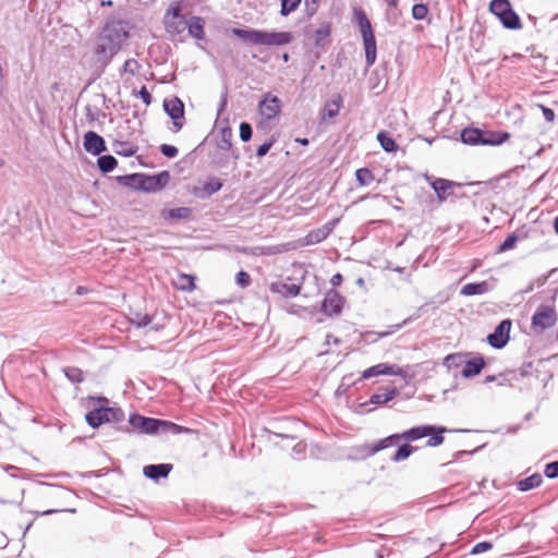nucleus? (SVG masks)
Listing matches in <instances>:
<instances>
[{
	"instance_id": "1",
	"label": "nucleus",
	"mask_w": 558,
	"mask_h": 558,
	"mask_svg": "<svg viewBox=\"0 0 558 558\" xmlns=\"http://www.w3.org/2000/svg\"><path fill=\"white\" fill-rule=\"evenodd\" d=\"M132 24L116 14L107 16L94 46L95 64L101 72L110 64L113 57L122 49L130 37Z\"/></svg>"
},
{
	"instance_id": "2",
	"label": "nucleus",
	"mask_w": 558,
	"mask_h": 558,
	"mask_svg": "<svg viewBox=\"0 0 558 558\" xmlns=\"http://www.w3.org/2000/svg\"><path fill=\"white\" fill-rule=\"evenodd\" d=\"M85 421L93 429L111 424L116 432L131 434L130 427L124 423L125 413L118 405H96L85 414Z\"/></svg>"
},
{
	"instance_id": "3",
	"label": "nucleus",
	"mask_w": 558,
	"mask_h": 558,
	"mask_svg": "<svg viewBox=\"0 0 558 558\" xmlns=\"http://www.w3.org/2000/svg\"><path fill=\"white\" fill-rule=\"evenodd\" d=\"M232 33L245 43L259 46H284L293 40V35L290 32L233 28Z\"/></svg>"
},
{
	"instance_id": "4",
	"label": "nucleus",
	"mask_w": 558,
	"mask_h": 558,
	"mask_svg": "<svg viewBox=\"0 0 558 558\" xmlns=\"http://www.w3.org/2000/svg\"><path fill=\"white\" fill-rule=\"evenodd\" d=\"M510 138L505 131H484L477 128H464L460 133V140L466 145H501Z\"/></svg>"
},
{
	"instance_id": "5",
	"label": "nucleus",
	"mask_w": 558,
	"mask_h": 558,
	"mask_svg": "<svg viewBox=\"0 0 558 558\" xmlns=\"http://www.w3.org/2000/svg\"><path fill=\"white\" fill-rule=\"evenodd\" d=\"M354 16L363 39L366 66L371 68L375 63L377 56L376 38L373 27L363 9L355 8Z\"/></svg>"
},
{
	"instance_id": "6",
	"label": "nucleus",
	"mask_w": 558,
	"mask_h": 558,
	"mask_svg": "<svg viewBox=\"0 0 558 558\" xmlns=\"http://www.w3.org/2000/svg\"><path fill=\"white\" fill-rule=\"evenodd\" d=\"M488 11L498 19L506 29L519 31L523 27L521 19L510 0H490Z\"/></svg>"
},
{
	"instance_id": "7",
	"label": "nucleus",
	"mask_w": 558,
	"mask_h": 558,
	"mask_svg": "<svg viewBox=\"0 0 558 558\" xmlns=\"http://www.w3.org/2000/svg\"><path fill=\"white\" fill-rule=\"evenodd\" d=\"M557 322V313L553 305L541 304L531 319V327L535 331L543 332L553 327Z\"/></svg>"
},
{
	"instance_id": "8",
	"label": "nucleus",
	"mask_w": 558,
	"mask_h": 558,
	"mask_svg": "<svg viewBox=\"0 0 558 558\" xmlns=\"http://www.w3.org/2000/svg\"><path fill=\"white\" fill-rule=\"evenodd\" d=\"M165 112L172 120L171 131L177 133L182 130L184 125V102L177 96L166 98L162 104Z\"/></svg>"
},
{
	"instance_id": "9",
	"label": "nucleus",
	"mask_w": 558,
	"mask_h": 558,
	"mask_svg": "<svg viewBox=\"0 0 558 558\" xmlns=\"http://www.w3.org/2000/svg\"><path fill=\"white\" fill-rule=\"evenodd\" d=\"M132 433L145 435H158L159 418L144 416L140 413H132L126 424Z\"/></svg>"
},
{
	"instance_id": "10",
	"label": "nucleus",
	"mask_w": 558,
	"mask_h": 558,
	"mask_svg": "<svg viewBox=\"0 0 558 558\" xmlns=\"http://www.w3.org/2000/svg\"><path fill=\"white\" fill-rule=\"evenodd\" d=\"M512 327L511 319L507 318L501 320L487 336L488 344L497 350L504 349L510 340V331Z\"/></svg>"
},
{
	"instance_id": "11",
	"label": "nucleus",
	"mask_w": 558,
	"mask_h": 558,
	"mask_svg": "<svg viewBox=\"0 0 558 558\" xmlns=\"http://www.w3.org/2000/svg\"><path fill=\"white\" fill-rule=\"evenodd\" d=\"M344 305V298L333 288L329 289L322 301V312L327 316H338Z\"/></svg>"
},
{
	"instance_id": "12",
	"label": "nucleus",
	"mask_w": 558,
	"mask_h": 558,
	"mask_svg": "<svg viewBox=\"0 0 558 558\" xmlns=\"http://www.w3.org/2000/svg\"><path fill=\"white\" fill-rule=\"evenodd\" d=\"M141 177L138 191L157 192L168 184L170 174L168 171H161L153 175L141 173Z\"/></svg>"
},
{
	"instance_id": "13",
	"label": "nucleus",
	"mask_w": 558,
	"mask_h": 558,
	"mask_svg": "<svg viewBox=\"0 0 558 558\" xmlns=\"http://www.w3.org/2000/svg\"><path fill=\"white\" fill-rule=\"evenodd\" d=\"M434 302L433 301H428V302H425L423 305H421L420 307H417L413 314H411L409 317H407L404 320H402L401 323L399 324H396V325H391L389 326V328L386 330V331H380V332H369L371 335H377L378 338H386L392 333H395L396 331L400 330L401 328H403L404 326H408L409 324H411L412 322L421 318L423 315H425L428 310H429V306L433 305Z\"/></svg>"
},
{
	"instance_id": "14",
	"label": "nucleus",
	"mask_w": 558,
	"mask_h": 558,
	"mask_svg": "<svg viewBox=\"0 0 558 558\" xmlns=\"http://www.w3.org/2000/svg\"><path fill=\"white\" fill-rule=\"evenodd\" d=\"M404 371L396 364L379 363L366 368L362 373L360 380L369 379L378 375L404 376Z\"/></svg>"
},
{
	"instance_id": "15",
	"label": "nucleus",
	"mask_w": 558,
	"mask_h": 558,
	"mask_svg": "<svg viewBox=\"0 0 558 558\" xmlns=\"http://www.w3.org/2000/svg\"><path fill=\"white\" fill-rule=\"evenodd\" d=\"M83 146L84 149L93 156H99L107 150L104 137L95 131H87L84 134Z\"/></svg>"
},
{
	"instance_id": "16",
	"label": "nucleus",
	"mask_w": 558,
	"mask_h": 558,
	"mask_svg": "<svg viewBox=\"0 0 558 558\" xmlns=\"http://www.w3.org/2000/svg\"><path fill=\"white\" fill-rule=\"evenodd\" d=\"M378 452L376 442H365L362 445L351 446L347 452V459L351 461H361L373 457Z\"/></svg>"
},
{
	"instance_id": "17",
	"label": "nucleus",
	"mask_w": 558,
	"mask_h": 558,
	"mask_svg": "<svg viewBox=\"0 0 558 558\" xmlns=\"http://www.w3.org/2000/svg\"><path fill=\"white\" fill-rule=\"evenodd\" d=\"M171 463L147 464L143 468L145 477L158 483L162 478H167L172 471Z\"/></svg>"
},
{
	"instance_id": "18",
	"label": "nucleus",
	"mask_w": 558,
	"mask_h": 558,
	"mask_svg": "<svg viewBox=\"0 0 558 558\" xmlns=\"http://www.w3.org/2000/svg\"><path fill=\"white\" fill-rule=\"evenodd\" d=\"M486 361L480 355H472L470 359H465L463 368L461 371V376L463 378H472L481 374V372L485 368Z\"/></svg>"
},
{
	"instance_id": "19",
	"label": "nucleus",
	"mask_w": 558,
	"mask_h": 558,
	"mask_svg": "<svg viewBox=\"0 0 558 558\" xmlns=\"http://www.w3.org/2000/svg\"><path fill=\"white\" fill-rule=\"evenodd\" d=\"M223 186V182L221 179L216 177L208 178L207 181L203 184L202 187H195L193 190V194L195 197L199 199L209 198L211 195L220 191Z\"/></svg>"
},
{
	"instance_id": "20",
	"label": "nucleus",
	"mask_w": 558,
	"mask_h": 558,
	"mask_svg": "<svg viewBox=\"0 0 558 558\" xmlns=\"http://www.w3.org/2000/svg\"><path fill=\"white\" fill-rule=\"evenodd\" d=\"M259 111L267 120L274 119L280 112V99L277 96L267 95L259 102Z\"/></svg>"
},
{
	"instance_id": "21",
	"label": "nucleus",
	"mask_w": 558,
	"mask_h": 558,
	"mask_svg": "<svg viewBox=\"0 0 558 558\" xmlns=\"http://www.w3.org/2000/svg\"><path fill=\"white\" fill-rule=\"evenodd\" d=\"M380 390H381L380 392L372 395L371 398L368 399V401L360 403L359 408L363 409L368 404H376V405L385 404L388 401L392 400L398 395L397 388H391V389L381 388Z\"/></svg>"
},
{
	"instance_id": "22",
	"label": "nucleus",
	"mask_w": 558,
	"mask_h": 558,
	"mask_svg": "<svg viewBox=\"0 0 558 558\" xmlns=\"http://www.w3.org/2000/svg\"><path fill=\"white\" fill-rule=\"evenodd\" d=\"M456 185L454 182L442 179V178H436L430 181V186L436 193L437 198L440 202H444L447 199V197L450 195L451 189Z\"/></svg>"
},
{
	"instance_id": "23",
	"label": "nucleus",
	"mask_w": 558,
	"mask_h": 558,
	"mask_svg": "<svg viewBox=\"0 0 558 558\" xmlns=\"http://www.w3.org/2000/svg\"><path fill=\"white\" fill-rule=\"evenodd\" d=\"M270 291L274 293L281 294L286 298L298 296L301 292V284L286 283V282H272L270 284Z\"/></svg>"
},
{
	"instance_id": "24",
	"label": "nucleus",
	"mask_w": 558,
	"mask_h": 558,
	"mask_svg": "<svg viewBox=\"0 0 558 558\" xmlns=\"http://www.w3.org/2000/svg\"><path fill=\"white\" fill-rule=\"evenodd\" d=\"M193 430L189 427L179 425L171 421L159 418L158 435H167V434L180 435V434H191Z\"/></svg>"
},
{
	"instance_id": "25",
	"label": "nucleus",
	"mask_w": 558,
	"mask_h": 558,
	"mask_svg": "<svg viewBox=\"0 0 558 558\" xmlns=\"http://www.w3.org/2000/svg\"><path fill=\"white\" fill-rule=\"evenodd\" d=\"M490 289V284L485 280L480 282H469L461 288L460 294L464 296L482 295L487 293Z\"/></svg>"
},
{
	"instance_id": "26",
	"label": "nucleus",
	"mask_w": 558,
	"mask_h": 558,
	"mask_svg": "<svg viewBox=\"0 0 558 558\" xmlns=\"http://www.w3.org/2000/svg\"><path fill=\"white\" fill-rule=\"evenodd\" d=\"M204 27L205 21L201 16H192L190 21L186 22V29L189 35L198 40L205 39Z\"/></svg>"
},
{
	"instance_id": "27",
	"label": "nucleus",
	"mask_w": 558,
	"mask_h": 558,
	"mask_svg": "<svg viewBox=\"0 0 558 558\" xmlns=\"http://www.w3.org/2000/svg\"><path fill=\"white\" fill-rule=\"evenodd\" d=\"M112 150L119 156L131 157L137 153L138 146L135 143L117 138L112 142Z\"/></svg>"
},
{
	"instance_id": "28",
	"label": "nucleus",
	"mask_w": 558,
	"mask_h": 558,
	"mask_svg": "<svg viewBox=\"0 0 558 558\" xmlns=\"http://www.w3.org/2000/svg\"><path fill=\"white\" fill-rule=\"evenodd\" d=\"M193 209L191 207H175L165 209L161 213L163 219L168 220H187L192 217Z\"/></svg>"
},
{
	"instance_id": "29",
	"label": "nucleus",
	"mask_w": 558,
	"mask_h": 558,
	"mask_svg": "<svg viewBox=\"0 0 558 558\" xmlns=\"http://www.w3.org/2000/svg\"><path fill=\"white\" fill-rule=\"evenodd\" d=\"M186 19H169V15H165L163 24L168 34L174 36L180 35L186 29Z\"/></svg>"
},
{
	"instance_id": "30",
	"label": "nucleus",
	"mask_w": 558,
	"mask_h": 558,
	"mask_svg": "<svg viewBox=\"0 0 558 558\" xmlns=\"http://www.w3.org/2000/svg\"><path fill=\"white\" fill-rule=\"evenodd\" d=\"M430 424L413 426L403 432V440L407 442L416 441L427 436Z\"/></svg>"
},
{
	"instance_id": "31",
	"label": "nucleus",
	"mask_w": 558,
	"mask_h": 558,
	"mask_svg": "<svg viewBox=\"0 0 558 558\" xmlns=\"http://www.w3.org/2000/svg\"><path fill=\"white\" fill-rule=\"evenodd\" d=\"M472 355V353H450L445 356L442 365L448 369H457L464 365L465 357Z\"/></svg>"
},
{
	"instance_id": "32",
	"label": "nucleus",
	"mask_w": 558,
	"mask_h": 558,
	"mask_svg": "<svg viewBox=\"0 0 558 558\" xmlns=\"http://www.w3.org/2000/svg\"><path fill=\"white\" fill-rule=\"evenodd\" d=\"M430 427H432V429L430 428L428 429V434L426 436V437H429L426 445L428 447L440 446L445 440L444 434L446 432H448V429L444 426H438V425H430Z\"/></svg>"
},
{
	"instance_id": "33",
	"label": "nucleus",
	"mask_w": 558,
	"mask_h": 558,
	"mask_svg": "<svg viewBox=\"0 0 558 558\" xmlns=\"http://www.w3.org/2000/svg\"><path fill=\"white\" fill-rule=\"evenodd\" d=\"M543 483V476L539 473H534L517 483V488L520 492H529L534 489Z\"/></svg>"
},
{
	"instance_id": "34",
	"label": "nucleus",
	"mask_w": 558,
	"mask_h": 558,
	"mask_svg": "<svg viewBox=\"0 0 558 558\" xmlns=\"http://www.w3.org/2000/svg\"><path fill=\"white\" fill-rule=\"evenodd\" d=\"M377 141L380 144V147L386 153H396L399 149L398 144L395 138L387 131H380L377 133Z\"/></svg>"
},
{
	"instance_id": "35",
	"label": "nucleus",
	"mask_w": 558,
	"mask_h": 558,
	"mask_svg": "<svg viewBox=\"0 0 558 558\" xmlns=\"http://www.w3.org/2000/svg\"><path fill=\"white\" fill-rule=\"evenodd\" d=\"M342 106V97L338 95L336 98L331 99L330 101L326 102L323 112L322 118L323 119H332L339 114L340 108Z\"/></svg>"
},
{
	"instance_id": "36",
	"label": "nucleus",
	"mask_w": 558,
	"mask_h": 558,
	"mask_svg": "<svg viewBox=\"0 0 558 558\" xmlns=\"http://www.w3.org/2000/svg\"><path fill=\"white\" fill-rule=\"evenodd\" d=\"M331 34V23L323 22L314 33V45L322 47Z\"/></svg>"
},
{
	"instance_id": "37",
	"label": "nucleus",
	"mask_w": 558,
	"mask_h": 558,
	"mask_svg": "<svg viewBox=\"0 0 558 558\" xmlns=\"http://www.w3.org/2000/svg\"><path fill=\"white\" fill-rule=\"evenodd\" d=\"M118 165V160L112 155H99L97 159V167L100 172L107 174L112 172Z\"/></svg>"
},
{
	"instance_id": "38",
	"label": "nucleus",
	"mask_w": 558,
	"mask_h": 558,
	"mask_svg": "<svg viewBox=\"0 0 558 558\" xmlns=\"http://www.w3.org/2000/svg\"><path fill=\"white\" fill-rule=\"evenodd\" d=\"M402 436H403V432L397 433V434H391L385 438L376 440L375 442H376L378 452L386 448H389L391 446L398 445L401 440H403Z\"/></svg>"
},
{
	"instance_id": "39",
	"label": "nucleus",
	"mask_w": 558,
	"mask_h": 558,
	"mask_svg": "<svg viewBox=\"0 0 558 558\" xmlns=\"http://www.w3.org/2000/svg\"><path fill=\"white\" fill-rule=\"evenodd\" d=\"M416 450V447H413L410 444H403L398 447L393 456L390 458L392 462H401L410 458V456Z\"/></svg>"
},
{
	"instance_id": "40",
	"label": "nucleus",
	"mask_w": 558,
	"mask_h": 558,
	"mask_svg": "<svg viewBox=\"0 0 558 558\" xmlns=\"http://www.w3.org/2000/svg\"><path fill=\"white\" fill-rule=\"evenodd\" d=\"M328 235L326 234L323 227L311 230L304 238L306 245H313L323 242Z\"/></svg>"
},
{
	"instance_id": "41",
	"label": "nucleus",
	"mask_w": 558,
	"mask_h": 558,
	"mask_svg": "<svg viewBox=\"0 0 558 558\" xmlns=\"http://www.w3.org/2000/svg\"><path fill=\"white\" fill-rule=\"evenodd\" d=\"M64 376L72 384H81L84 381L83 371L75 366H68L63 368Z\"/></svg>"
},
{
	"instance_id": "42",
	"label": "nucleus",
	"mask_w": 558,
	"mask_h": 558,
	"mask_svg": "<svg viewBox=\"0 0 558 558\" xmlns=\"http://www.w3.org/2000/svg\"><path fill=\"white\" fill-rule=\"evenodd\" d=\"M141 178H142L141 173H131V174L120 175L117 178V180L120 184L138 191Z\"/></svg>"
},
{
	"instance_id": "43",
	"label": "nucleus",
	"mask_w": 558,
	"mask_h": 558,
	"mask_svg": "<svg viewBox=\"0 0 558 558\" xmlns=\"http://www.w3.org/2000/svg\"><path fill=\"white\" fill-rule=\"evenodd\" d=\"M218 147L221 150H230L232 148V130L229 126H225L221 129Z\"/></svg>"
},
{
	"instance_id": "44",
	"label": "nucleus",
	"mask_w": 558,
	"mask_h": 558,
	"mask_svg": "<svg viewBox=\"0 0 558 558\" xmlns=\"http://www.w3.org/2000/svg\"><path fill=\"white\" fill-rule=\"evenodd\" d=\"M355 179L361 186H366L375 180V177L368 168H360L355 171Z\"/></svg>"
},
{
	"instance_id": "45",
	"label": "nucleus",
	"mask_w": 558,
	"mask_h": 558,
	"mask_svg": "<svg viewBox=\"0 0 558 558\" xmlns=\"http://www.w3.org/2000/svg\"><path fill=\"white\" fill-rule=\"evenodd\" d=\"M519 240L517 232L509 233L506 239L498 245L496 253H505L512 250Z\"/></svg>"
},
{
	"instance_id": "46",
	"label": "nucleus",
	"mask_w": 558,
	"mask_h": 558,
	"mask_svg": "<svg viewBox=\"0 0 558 558\" xmlns=\"http://www.w3.org/2000/svg\"><path fill=\"white\" fill-rule=\"evenodd\" d=\"M151 319L153 317L149 314L134 313L130 323L136 328H144L151 323Z\"/></svg>"
},
{
	"instance_id": "47",
	"label": "nucleus",
	"mask_w": 558,
	"mask_h": 558,
	"mask_svg": "<svg viewBox=\"0 0 558 558\" xmlns=\"http://www.w3.org/2000/svg\"><path fill=\"white\" fill-rule=\"evenodd\" d=\"M301 1L302 0H280V14L288 16L300 7Z\"/></svg>"
},
{
	"instance_id": "48",
	"label": "nucleus",
	"mask_w": 558,
	"mask_h": 558,
	"mask_svg": "<svg viewBox=\"0 0 558 558\" xmlns=\"http://www.w3.org/2000/svg\"><path fill=\"white\" fill-rule=\"evenodd\" d=\"M182 1L178 0V1H173L170 3L169 8L167 9L166 11V14L165 15H169V19H180V17H185L181 11H182Z\"/></svg>"
},
{
	"instance_id": "49",
	"label": "nucleus",
	"mask_w": 558,
	"mask_h": 558,
	"mask_svg": "<svg viewBox=\"0 0 558 558\" xmlns=\"http://www.w3.org/2000/svg\"><path fill=\"white\" fill-rule=\"evenodd\" d=\"M428 7L425 3H415L412 7V17L416 21H422L427 16Z\"/></svg>"
},
{
	"instance_id": "50",
	"label": "nucleus",
	"mask_w": 558,
	"mask_h": 558,
	"mask_svg": "<svg viewBox=\"0 0 558 558\" xmlns=\"http://www.w3.org/2000/svg\"><path fill=\"white\" fill-rule=\"evenodd\" d=\"M85 113H86V119H87L88 123H94L101 116L105 117V113H102L99 108H97L96 106H92V105H87L85 107Z\"/></svg>"
},
{
	"instance_id": "51",
	"label": "nucleus",
	"mask_w": 558,
	"mask_h": 558,
	"mask_svg": "<svg viewBox=\"0 0 558 558\" xmlns=\"http://www.w3.org/2000/svg\"><path fill=\"white\" fill-rule=\"evenodd\" d=\"M240 138L242 142L246 143L248 142L252 136H253V128L252 125L246 122V121H243L240 123Z\"/></svg>"
},
{
	"instance_id": "52",
	"label": "nucleus",
	"mask_w": 558,
	"mask_h": 558,
	"mask_svg": "<svg viewBox=\"0 0 558 558\" xmlns=\"http://www.w3.org/2000/svg\"><path fill=\"white\" fill-rule=\"evenodd\" d=\"M141 69V64L138 61L134 58L128 59L123 64V72L129 73L131 75H135L138 73Z\"/></svg>"
},
{
	"instance_id": "53",
	"label": "nucleus",
	"mask_w": 558,
	"mask_h": 558,
	"mask_svg": "<svg viewBox=\"0 0 558 558\" xmlns=\"http://www.w3.org/2000/svg\"><path fill=\"white\" fill-rule=\"evenodd\" d=\"M493 548V543L488 541H483L475 544L471 549V555H480L482 553H486Z\"/></svg>"
},
{
	"instance_id": "54",
	"label": "nucleus",
	"mask_w": 558,
	"mask_h": 558,
	"mask_svg": "<svg viewBox=\"0 0 558 558\" xmlns=\"http://www.w3.org/2000/svg\"><path fill=\"white\" fill-rule=\"evenodd\" d=\"M159 149L165 157L170 159L175 158L179 154V149L170 144H161Z\"/></svg>"
},
{
	"instance_id": "55",
	"label": "nucleus",
	"mask_w": 558,
	"mask_h": 558,
	"mask_svg": "<svg viewBox=\"0 0 558 558\" xmlns=\"http://www.w3.org/2000/svg\"><path fill=\"white\" fill-rule=\"evenodd\" d=\"M544 474L547 478L554 480L558 477V460L546 464Z\"/></svg>"
},
{
	"instance_id": "56",
	"label": "nucleus",
	"mask_w": 558,
	"mask_h": 558,
	"mask_svg": "<svg viewBox=\"0 0 558 558\" xmlns=\"http://www.w3.org/2000/svg\"><path fill=\"white\" fill-rule=\"evenodd\" d=\"M235 282L238 286H240L241 288H246L251 284V276L248 272L244 271V270H240L236 275H235Z\"/></svg>"
},
{
	"instance_id": "57",
	"label": "nucleus",
	"mask_w": 558,
	"mask_h": 558,
	"mask_svg": "<svg viewBox=\"0 0 558 558\" xmlns=\"http://www.w3.org/2000/svg\"><path fill=\"white\" fill-rule=\"evenodd\" d=\"M26 228L31 231L41 229V221H40V218H39L37 211L34 210L31 214L28 222L26 223Z\"/></svg>"
},
{
	"instance_id": "58",
	"label": "nucleus",
	"mask_w": 558,
	"mask_h": 558,
	"mask_svg": "<svg viewBox=\"0 0 558 558\" xmlns=\"http://www.w3.org/2000/svg\"><path fill=\"white\" fill-rule=\"evenodd\" d=\"M276 143V140L272 137L270 138L269 141L263 143L262 145H259L256 149V156L258 158H262L264 156H266L268 154V151L271 149V147L274 146V144Z\"/></svg>"
},
{
	"instance_id": "59",
	"label": "nucleus",
	"mask_w": 558,
	"mask_h": 558,
	"mask_svg": "<svg viewBox=\"0 0 558 558\" xmlns=\"http://www.w3.org/2000/svg\"><path fill=\"white\" fill-rule=\"evenodd\" d=\"M483 447H484V445L478 446L474 450H459L453 453L452 461H460V460L464 459L465 457H471L475 452L480 451Z\"/></svg>"
},
{
	"instance_id": "60",
	"label": "nucleus",
	"mask_w": 558,
	"mask_h": 558,
	"mask_svg": "<svg viewBox=\"0 0 558 558\" xmlns=\"http://www.w3.org/2000/svg\"><path fill=\"white\" fill-rule=\"evenodd\" d=\"M319 1L305 0V14L311 19L318 10Z\"/></svg>"
},
{
	"instance_id": "61",
	"label": "nucleus",
	"mask_w": 558,
	"mask_h": 558,
	"mask_svg": "<svg viewBox=\"0 0 558 558\" xmlns=\"http://www.w3.org/2000/svg\"><path fill=\"white\" fill-rule=\"evenodd\" d=\"M136 96L140 97L146 106H149L153 101L151 94L146 86H142L141 89L136 93Z\"/></svg>"
},
{
	"instance_id": "62",
	"label": "nucleus",
	"mask_w": 558,
	"mask_h": 558,
	"mask_svg": "<svg viewBox=\"0 0 558 558\" xmlns=\"http://www.w3.org/2000/svg\"><path fill=\"white\" fill-rule=\"evenodd\" d=\"M87 402L95 405H110V400L105 396H88Z\"/></svg>"
},
{
	"instance_id": "63",
	"label": "nucleus",
	"mask_w": 558,
	"mask_h": 558,
	"mask_svg": "<svg viewBox=\"0 0 558 558\" xmlns=\"http://www.w3.org/2000/svg\"><path fill=\"white\" fill-rule=\"evenodd\" d=\"M537 107L542 110L544 119L547 122L553 123L555 121L556 114H555V111L551 108L546 107V106L541 105V104L537 105Z\"/></svg>"
},
{
	"instance_id": "64",
	"label": "nucleus",
	"mask_w": 558,
	"mask_h": 558,
	"mask_svg": "<svg viewBox=\"0 0 558 558\" xmlns=\"http://www.w3.org/2000/svg\"><path fill=\"white\" fill-rule=\"evenodd\" d=\"M182 279L185 280L186 284H182L181 289L184 291H192L195 288L194 277L191 275H183Z\"/></svg>"
}]
</instances>
